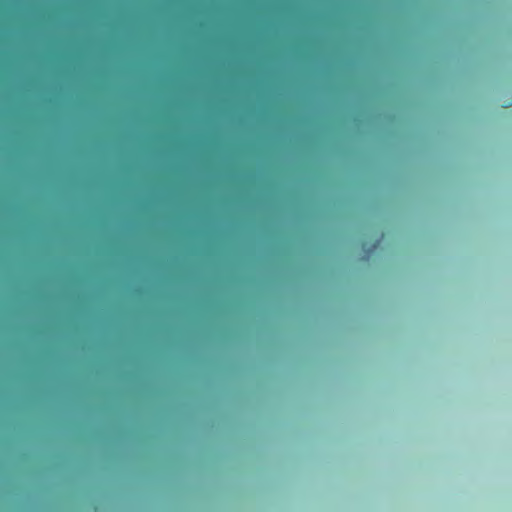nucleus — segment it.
Listing matches in <instances>:
<instances>
[{
    "instance_id": "obj_1",
    "label": "nucleus",
    "mask_w": 512,
    "mask_h": 512,
    "mask_svg": "<svg viewBox=\"0 0 512 512\" xmlns=\"http://www.w3.org/2000/svg\"><path fill=\"white\" fill-rule=\"evenodd\" d=\"M506 107H509V106H512V98L509 99V101L507 102V104L505 105Z\"/></svg>"
},
{
    "instance_id": "obj_2",
    "label": "nucleus",
    "mask_w": 512,
    "mask_h": 512,
    "mask_svg": "<svg viewBox=\"0 0 512 512\" xmlns=\"http://www.w3.org/2000/svg\"><path fill=\"white\" fill-rule=\"evenodd\" d=\"M379 243H380V241H379V240H377V241L374 243L373 248H376V247L379 245Z\"/></svg>"
}]
</instances>
